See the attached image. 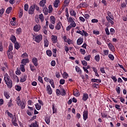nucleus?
<instances>
[{"label": "nucleus", "instance_id": "obj_1", "mask_svg": "<svg viewBox=\"0 0 127 127\" xmlns=\"http://www.w3.org/2000/svg\"><path fill=\"white\" fill-rule=\"evenodd\" d=\"M4 80L7 88L11 89V88H12V81L10 79V76H9L7 73L4 74Z\"/></svg>", "mask_w": 127, "mask_h": 127}, {"label": "nucleus", "instance_id": "obj_2", "mask_svg": "<svg viewBox=\"0 0 127 127\" xmlns=\"http://www.w3.org/2000/svg\"><path fill=\"white\" fill-rule=\"evenodd\" d=\"M17 105L20 107L21 110H24L25 106H26V102L25 101L20 100V97L18 96L15 100Z\"/></svg>", "mask_w": 127, "mask_h": 127}, {"label": "nucleus", "instance_id": "obj_3", "mask_svg": "<svg viewBox=\"0 0 127 127\" xmlns=\"http://www.w3.org/2000/svg\"><path fill=\"white\" fill-rule=\"evenodd\" d=\"M42 38H43L42 35H38L35 37V41L37 42V43H40V42L42 40Z\"/></svg>", "mask_w": 127, "mask_h": 127}, {"label": "nucleus", "instance_id": "obj_4", "mask_svg": "<svg viewBox=\"0 0 127 127\" xmlns=\"http://www.w3.org/2000/svg\"><path fill=\"white\" fill-rule=\"evenodd\" d=\"M41 29V26L39 24H36L34 26L33 30L35 31V32H38L39 30Z\"/></svg>", "mask_w": 127, "mask_h": 127}, {"label": "nucleus", "instance_id": "obj_5", "mask_svg": "<svg viewBox=\"0 0 127 127\" xmlns=\"http://www.w3.org/2000/svg\"><path fill=\"white\" fill-rule=\"evenodd\" d=\"M28 109L30 110V111H27V114L28 116H32V115H33V112L32 111L34 110V108L33 107H30V106H28Z\"/></svg>", "mask_w": 127, "mask_h": 127}, {"label": "nucleus", "instance_id": "obj_6", "mask_svg": "<svg viewBox=\"0 0 127 127\" xmlns=\"http://www.w3.org/2000/svg\"><path fill=\"white\" fill-rule=\"evenodd\" d=\"M34 10H35L34 5H32L29 8V10H28L29 14H33V13H34Z\"/></svg>", "mask_w": 127, "mask_h": 127}, {"label": "nucleus", "instance_id": "obj_7", "mask_svg": "<svg viewBox=\"0 0 127 127\" xmlns=\"http://www.w3.org/2000/svg\"><path fill=\"white\" fill-rule=\"evenodd\" d=\"M32 62L35 67H37V66H38V60L37 58L34 57L32 60Z\"/></svg>", "mask_w": 127, "mask_h": 127}, {"label": "nucleus", "instance_id": "obj_8", "mask_svg": "<svg viewBox=\"0 0 127 127\" xmlns=\"http://www.w3.org/2000/svg\"><path fill=\"white\" fill-rule=\"evenodd\" d=\"M51 40L53 43L55 44L58 41L57 36L53 35L51 36Z\"/></svg>", "mask_w": 127, "mask_h": 127}, {"label": "nucleus", "instance_id": "obj_9", "mask_svg": "<svg viewBox=\"0 0 127 127\" xmlns=\"http://www.w3.org/2000/svg\"><path fill=\"white\" fill-rule=\"evenodd\" d=\"M83 119L84 121H87V119H88V112L86 110L83 112Z\"/></svg>", "mask_w": 127, "mask_h": 127}, {"label": "nucleus", "instance_id": "obj_10", "mask_svg": "<svg viewBox=\"0 0 127 127\" xmlns=\"http://www.w3.org/2000/svg\"><path fill=\"white\" fill-rule=\"evenodd\" d=\"M88 99H89V95H88L87 93H83L82 99V101L86 102Z\"/></svg>", "mask_w": 127, "mask_h": 127}, {"label": "nucleus", "instance_id": "obj_11", "mask_svg": "<svg viewBox=\"0 0 127 127\" xmlns=\"http://www.w3.org/2000/svg\"><path fill=\"white\" fill-rule=\"evenodd\" d=\"M43 11L45 15H47V14H48V12H49L47 6H45L44 7H43Z\"/></svg>", "mask_w": 127, "mask_h": 127}, {"label": "nucleus", "instance_id": "obj_12", "mask_svg": "<svg viewBox=\"0 0 127 127\" xmlns=\"http://www.w3.org/2000/svg\"><path fill=\"white\" fill-rule=\"evenodd\" d=\"M108 47L110 50H111V51H112V52H115V51H116V50H115V47L114 46V45H113V44H112V43H109Z\"/></svg>", "mask_w": 127, "mask_h": 127}, {"label": "nucleus", "instance_id": "obj_13", "mask_svg": "<svg viewBox=\"0 0 127 127\" xmlns=\"http://www.w3.org/2000/svg\"><path fill=\"white\" fill-rule=\"evenodd\" d=\"M27 63H29V60L28 58L23 59L22 60L21 64H23L24 65H26Z\"/></svg>", "mask_w": 127, "mask_h": 127}, {"label": "nucleus", "instance_id": "obj_14", "mask_svg": "<svg viewBox=\"0 0 127 127\" xmlns=\"http://www.w3.org/2000/svg\"><path fill=\"white\" fill-rule=\"evenodd\" d=\"M47 91L49 95H52V89L50 85L47 86Z\"/></svg>", "mask_w": 127, "mask_h": 127}, {"label": "nucleus", "instance_id": "obj_15", "mask_svg": "<svg viewBox=\"0 0 127 127\" xmlns=\"http://www.w3.org/2000/svg\"><path fill=\"white\" fill-rule=\"evenodd\" d=\"M61 26H62V23H61V22H59L57 25L55 27V28L57 29V30H60L61 29Z\"/></svg>", "mask_w": 127, "mask_h": 127}, {"label": "nucleus", "instance_id": "obj_16", "mask_svg": "<svg viewBox=\"0 0 127 127\" xmlns=\"http://www.w3.org/2000/svg\"><path fill=\"white\" fill-rule=\"evenodd\" d=\"M44 47H48L49 45V41L48 39L45 38L44 39Z\"/></svg>", "mask_w": 127, "mask_h": 127}, {"label": "nucleus", "instance_id": "obj_17", "mask_svg": "<svg viewBox=\"0 0 127 127\" xmlns=\"http://www.w3.org/2000/svg\"><path fill=\"white\" fill-rule=\"evenodd\" d=\"M45 3H46V0H42L40 2V6H41L42 7L46 6V5H45Z\"/></svg>", "mask_w": 127, "mask_h": 127}, {"label": "nucleus", "instance_id": "obj_18", "mask_svg": "<svg viewBox=\"0 0 127 127\" xmlns=\"http://www.w3.org/2000/svg\"><path fill=\"white\" fill-rule=\"evenodd\" d=\"M75 71L78 73L79 75H82V70L81 68L78 66H75Z\"/></svg>", "mask_w": 127, "mask_h": 127}, {"label": "nucleus", "instance_id": "obj_19", "mask_svg": "<svg viewBox=\"0 0 127 127\" xmlns=\"http://www.w3.org/2000/svg\"><path fill=\"white\" fill-rule=\"evenodd\" d=\"M79 7H88V4L86 3V2H82L78 5Z\"/></svg>", "mask_w": 127, "mask_h": 127}, {"label": "nucleus", "instance_id": "obj_20", "mask_svg": "<svg viewBox=\"0 0 127 127\" xmlns=\"http://www.w3.org/2000/svg\"><path fill=\"white\" fill-rule=\"evenodd\" d=\"M50 22L53 24H55V21H56V19H55V17L54 16H51L50 18Z\"/></svg>", "mask_w": 127, "mask_h": 127}, {"label": "nucleus", "instance_id": "obj_21", "mask_svg": "<svg viewBox=\"0 0 127 127\" xmlns=\"http://www.w3.org/2000/svg\"><path fill=\"white\" fill-rule=\"evenodd\" d=\"M91 82L93 83H98L99 84V83H102V80H101V79L92 78L91 79Z\"/></svg>", "mask_w": 127, "mask_h": 127}, {"label": "nucleus", "instance_id": "obj_22", "mask_svg": "<svg viewBox=\"0 0 127 127\" xmlns=\"http://www.w3.org/2000/svg\"><path fill=\"white\" fill-rule=\"evenodd\" d=\"M83 38L79 37L77 40V45H81L83 43Z\"/></svg>", "mask_w": 127, "mask_h": 127}, {"label": "nucleus", "instance_id": "obj_23", "mask_svg": "<svg viewBox=\"0 0 127 127\" xmlns=\"http://www.w3.org/2000/svg\"><path fill=\"white\" fill-rule=\"evenodd\" d=\"M11 41L13 43H15L16 42V37H15L13 35H11V37L10 38Z\"/></svg>", "mask_w": 127, "mask_h": 127}, {"label": "nucleus", "instance_id": "obj_24", "mask_svg": "<svg viewBox=\"0 0 127 127\" xmlns=\"http://www.w3.org/2000/svg\"><path fill=\"white\" fill-rule=\"evenodd\" d=\"M8 58L9 59H11L13 58V53L12 52H7Z\"/></svg>", "mask_w": 127, "mask_h": 127}, {"label": "nucleus", "instance_id": "obj_25", "mask_svg": "<svg viewBox=\"0 0 127 127\" xmlns=\"http://www.w3.org/2000/svg\"><path fill=\"white\" fill-rule=\"evenodd\" d=\"M12 50H13V47L12 46V43H10L8 46V50L7 52H12Z\"/></svg>", "mask_w": 127, "mask_h": 127}, {"label": "nucleus", "instance_id": "obj_26", "mask_svg": "<svg viewBox=\"0 0 127 127\" xmlns=\"http://www.w3.org/2000/svg\"><path fill=\"white\" fill-rule=\"evenodd\" d=\"M27 78V76L26 75H23L20 80V82L22 83H23V82H25L26 81V79Z\"/></svg>", "mask_w": 127, "mask_h": 127}, {"label": "nucleus", "instance_id": "obj_27", "mask_svg": "<svg viewBox=\"0 0 127 127\" xmlns=\"http://www.w3.org/2000/svg\"><path fill=\"white\" fill-rule=\"evenodd\" d=\"M59 2H60V0H55V2H54V6L57 8L58 7V4H59Z\"/></svg>", "mask_w": 127, "mask_h": 127}, {"label": "nucleus", "instance_id": "obj_28", "mask_svg": "<svg viewBox=\"0 0 127 127\" xmlns=\"http://www.w3.org/2000/svg\"><path fill=\"white\" fill-rule=\"evenodd\" d=\"M13 81L16 82L17 83H18L19 82V79H18V77L16 75H13Z\"/></svg>", "mask_w": 127, "mask_h": 127}, {"label": "nucleus", "instance_id": "obj_29", "mask_svg": "<svg viewBox=\"0 0 127 127\" xmlns=\"http://www.w3.org/2000/svg\"><path fill=\"white\" fill-rule=\"evenodd\" d=\"M14 47L15 49L17 50H18L19 48H20V45H19V43H18L17 42H16V43H14Z\"/></svg>", "mask_w": 127, "mask_h": 127}, {"label": "nucleus", "instance_id": "obj_30", "mask_svg": "<svg viewBox=\"0 0 127 127\" xmlns=\"http://www.w3.org/2000/svg\"><path fill=\"white\" fill-rule=\"evenodd\" d=\"M73 94L74 96L75 97H79L80 96V94L79 93V91H78V90L76 89L75 90L73 91Z\"/></svg>", "mask_w": 127, "mask_h": 127}, {"label": "nucleus", "instance_id": "obj_31", "mask_svg": "<svg viewBox=\"0 0 127 127\" xmlns=\"http://www.w3.org/2000/svg\"><path fill=\"white\" fill-rule=\"evenodd\" d=\"M30 66V69L31 70V71H32V72H34V71H35L36 70V68H35V66H34V65H33V64H29Z\"/></svg>", "mask_w": 127, "mask_h": 127}, {"label": "nucleus", "instance_id": "obj_32", "mask_svg": "<svg viewBox=\"0 0 127 127\" xmlns=\"http://www.w3.org/2000/svg\"><path fill=\"white\" fill-rule=\"evenodd\" d=\"M52 109L53 114H56V113H57V108H55V104H53Z\"/></svg>", "mask_w": 127, "mask_h": 127}, {"label": "nucleus", "instance_id": "obj_33", "mask_svg": "<svg viewBox=\"0 0 127 127\" xmlns=\"http://www.w3.org/2000/svg\"><path fill=\"white\" fill-rule=\"evenodd\" d=\"M47 55L49 57H51L52 56V51L50 50H48L46 51Z\"/></svg>", "mask_w": 127, "mask_h": 127}, {"label": "nucleus", "instance_id": "obj_34", "mask_svg": "<svg viewBox=\"0 0 127 127\" xmlns=\"http://www.w3.org/2000/svg\"><path fill=\"white\" fill-rule=\"evenodd\" d=\"M30 127H38V125H37V122L35 121V123H32L30 125Z\"/></svg>", "mask_w": 127, "mask_h": 127}, {"label": "nucleus", "instance_id": "obj_35", "mask_svg": "<svg viewBox=\"0 0 127 127\" xmlns=\"http://www.w3.org/2000/svg\"><path fill=\"white\" fill-rule=\"evenodd\" d=\"M49 13H52V11H53V7H52V5L50 4L48 7Z\"/></svg>", "mask_w": 127, "mask_h": 127}, {"label": "nucleus", "instance_id": "obj_36", "mask_svg": "<svg viewBox=\"0 0 127 127\" xmlns=\"http://www.w3.org/2000/svg\"><path fill=\"white\" fill-rule=\"evenodd\" d=\"M41 21L43 22L44 21V16H43V14L41 13L39 15V17H38Z\"/></svg>", "mask_w": 127, "mask_h": 127}, {"label": "nucleus", "instance_id": "obj_37", "mask_svg": "<svg viewBox=\"0 0 127 127\" xmlns=\"http://www.w3.org/2000/svg\"><path fill=\"white\" fill-rule=\"evenodd\" d=\"M4 96L5 97L6 99H9L10 96H9V93L8 92H4Z\"/></svg>", "mask_w": 127, "mask_h": 127}, {"label": "nucleus", "instance_id": "obj_38", "mask_svg": "<svg viewBox=\"0 0 127 127\" xmlns=\"http://www.w3.org/2000/svg\"><path fill=\"white\" fill-rule=\"evenodd\" d=\"M20 69L22 72H25V68L24 67V64H20Z\"/></svg>", "mask_w": 127, "mask_h": 127}, {"label": "nucleus", "instance_id": "obj_39", "mask_svg": "<svg viewBox=\"0 0 127 127\" xmlns=\"http://www.w3.org/2000/svg\"><path fill=\"white\" fill-rule=\"evenodd\" d=\"M61 96H66V91H65V89H61Z\"/></svg>", "mask_w": 127, "mask_h": 127}, {"label": "nucleus", "instance_id": "obj_40", "mask_svg": "<svg viewBox=\"0 0 127 127\" xmlns=\"http://www.w3.org/2000/svg\"><path fill=\"white\" fill-rule=\"evenodd\" d=\"M15 89L16 91H18V92H20V91H21V86L19 85H15Z\"/></svg>", "mask_w": 127, "mask_h": 127}, {"label": "nucleus", "instance_id": "obj_41", "mask_svg": "<svg viewBox=\"0 0 127 127\" xmlns=\"http://www.w3.org/2000/svg\"><path fill=\"white\" fill-rule=\"evenodd\" d=\"M35 106L36 107V110H37L38 111H39V110L41 109V105H39V104L38 103H36V104H35Z\"/></svg>", "mask_w": 127, "mask_h": 127}, {"label": "nucleus", "instance_id": "obj_42", "mask_svg": "<svg viewBox=\"0 0 127 127\" xmlns=\"http://www.w3.org/2000/svg\"><path fill=\"white\" fill-rule=\"evenodd\" d=\"M12 9V7H9L7 8L6 10V13H7V14H9L10 13V11H11V10Z\"/></svg>", "mask_w": 127, "mask_h": 127}, {"label": "nucleus", "instance_id": "obj_43", "mask_svg": "<svg viewBox=\"0 0 127 127\" xmlns=\"http://www.w3.org/2000/svg\"><path fill=\"white\" fill-rule=\"evenodd\" d=\"M94 59L96 62H99L100 61V55H97L96 56H95Z\"/></svg>", "mask_w": 127, "mask_h": 127}, {"label": "nucleus", "instance_id": "obj_44", "mask_svg": "<svg viewBox=\"0 0 127 127\" xmlns=\"http://www.w3.org/2000/svg\"><path fill=\"white\" fill-rule=\"evenodd\" d=\"M45 121L47 125H49L50 124V117H46Z\"/></svg>", "mask_w": 127, "mask_h": 127}, {"label": "nucleus", "instance_id": "obj_45", "mask_svg": "<svg viewBox=\"0 0 127 127\" xmlns=\"http://www.w3.org/2000/svg\"><path fill=\"white\" fill-rule=\"evenodd\" d=\"M70 14L72 16H76V13L74 10H71L70 11Z\"/></svg>", "mask_w": 127, "mask_h": 127}, {"label": "nucleus", "instance_id": "obj_46", "mask_svg": "<svg viewBox=\"0 0 127 127\" xmlns=\"http://www.w3.org/2000/svg\"><path fill=\"white\" fill-rule=\"evenodd\" d=\"M21 32H22L21 28H18V29H16V33L18 35H19V34H20V33H21Z\"/></svg>", "mask_w": 127, "mask_h": 127}, {"label": "nucleus", "instance_id": "obj_47", "mask_svg": "<svg viewBox=\"0 0 127 127\" xmlns=\"http://www.w3.org/2000/svg\"><path fill=\"white\" fill-rule=\"evenodd\" d=\"M7 106L9 108H11V106H12V100L10 99L7 104Z\"/></svg>", "mask_w": 127, "mask_h": 127}, {"label": "nucleus", "instance_id": "obj_48", "mask_svg": "<svg viewBox=\"0 0 127 127\" xmlns=\"http://www.w3.org/2000/svg\"><path fill=\"white\" fill-rule=\"evenodd\" d=\"M108 57L110 59H111L112 61H114V60H115V57H114V55L109 54L108 55Z\"/></svg>", "mask_w": 127, "mask_h": 127}, {"label": "nucleus", "instance_id": "obj_49", "mask_svg": "<svg viewBox=\"0 0 127 127\" xmlns=\"http://www.w3.org/2000/svg\"><path fill=\"white\" fill-rule=\"evenodd\" d=\"M21 57H22V58H28V55L27 53H24L21 55Z\"/></svg>", "mask_w": 127, "mask_h": 127}, {"label": "nucleus", "instance_id": "obj_50", "mask_svg": "<svg viewBox=\"0 0 127 127\" xmlns=\"http://www.w3.org/2000/svg\"><path fill=\"white\" fill-rule=\"evenodd\" d=\"M116 92L118 94H121V87L118 86L116 87Z\"/></svg>", "mask_w": 127, "mask_h": 127}, {"label": "nucleus", "instance_id": "obj_51", "mask_svg": "<svg viewBox=\"0 0 127 127\" xmlns=\"http://www.w3.org/2000/svg\"><path fill=\"white\" fill-rule=\"evenodd\" d=\"M38 80L40 83L43 84V79H42V77L39 76Z\"/></svg>", "mask_w": 127, "mask_h": 127}, {"label": "nucleus", "instance_id": "obj_52", "mask_svg": "<svg viewBox=\"0 0 127 127\" xmlns=\"http://www.w3.org/2000/svg\"><path fill=\"white\" fill-rule=\"evenodd\" d=\"M71 27H76V23L75 21L71 22L69 25Z\"/></svg>", "mask_w": 127, "mask_h": 127}, {"label": "nucleus", "instance_id": "obj_53", "mask_svg": "<svg viewBox=\"0 0 127 127\" xmlns=\"http://www.w3.org/2000/svg\"><path fill=\"white\" fill-rule=\"evenodd\" d=\"M103 53L106 56L109 55V50H105L103 51Z\"/></svg>", "mask_w": 127, "mask_h": 127}, {"label": "nucleus", "instance_id": "obj_54", "mask_svg": "<svg viewBox=\"0 0 127 127\" xmlns=\"http://www.w3.org/2000/svg\"><path fill=\"white\" fill-rule=\"evenodd\" d=\"M56 94H57V96H59L60 95H61V90L59 89H57Z\"/></svg>", "mask_w": 127, "mask_h": 127}, {"label": "nucleus", "instance_id": "obj_55", "mask_svg": "<svg viewBox=\"0 0 127 127\" xmlns=\"http://www.w3.org/2000/svg\"><path fill=\"white\" fill-rule=\"evenodd\" d=\"M90 55H88L87 56L84 57V60H86V61H90Z\"/></svg>", "mask_w": 127, "mask_h": 127}, {"label": "nucleus", "instance_id": "obj_56", "mask_svg": "<svg viewBox=\"0 0 127 127\" xmlns=\"http://www.w3.org/2000/svg\"><path fill=\"white\" fill-rule=\"evenodd\" d=\"M68 76H69V74H68V73H67V72H64V74H63L64 78L67 79V78H68Z\"/></svg>", "mask_w": 127, "mask_h": 127}, {"label": "nucleus", "instance_id": "obj_57", "mask_svg": "<svg viewBox=\"0 0 127 127\" xmlns=\"http://www.w3.org/2000/svg\"><path fill=\"white\" fill-rule=\"evenodd\" d=\"M65 80L63 79H61L60 80V84H61V85H64V84H65Z\"/></svg>", "mask_w": 127, "mask_h": 127}, {"label": "nucleus", "instance_id": "obj_58", "mask_svg": "<svg viewBox=\"0 0 127 127\" xmlns=\"http://www.w3.org/2000/svg\"><path fill=\"white\" fill-rule=\"evenodd\" d=\"M100 71L102 74H106V71H105V68L104 67H100Z\"/></svg>", "mask_w": 127, "mask_h": 127}, {"label": "nucleus", "instance_id": "obj_59", "mask_svg": "<svg viewBox=\"0 0 127 127\" xmlns=\"http://www.w3.org/2000/svg\"><path fill=\"white\" fill-rule=\"evenodd\" d=\"M111 79H112V80H113V81L115 83H116L118 81L117 77H116V76H112L111 77Z\"/></svg>", "mask_w": 127, "mask_h": 127}, {"label": "nucleus", "instance_id": "obj_60", "mask_svg": "<svg viewBox=\"0 0 127 127\" xmlns=\"http://www.w3.org/2000/svg\"><path fill=\"white\" fill-rule=\"evenodd\" d=\"M80 52L83 55H85V54L86 53V51L83 49H80Z\"/></svg>", "mask_w": 127, "mask_h": 127}, {"label": "nucleus", "instance_id": "obj_61", "mask_svg": "<svg viewBox=\"0 0 127 127\" xmlns=\"http://www.w3.org/2000/svg\"><path fill=\"white\" fill-rule=\"evenodd\" d=\"M12 124L13 125V126H14L15 127H18V124H17L16 123V120H13V121H12Z\"/></svg>", "mask_w": 127, "mask_h": 127}, {"label": "nucleus", "instance_id": "obj_62", "mask_svg": "<svg viewBox=\"0 0 127 127\" xmlns=\"http://www.w3.org/2000/svg\"><path fill=\"white\" fill-rule=\"evenodd\" d=\"M105 32L107 35H110V31H109V28H108V27L105 28Z\"/></svg>", "mask_w": 127, "mask_h": 127}, {"label": "nucleus", "instance_id": "obj_63", "mask_svg": "<svg viewBox=\"0 0 127 127\" xmlns=\"http://www.w3.org/2000/svg\"><path fill=\"white\" fill-rule=\"evenodd\" d=\"M28 7H29L28 4H25L24 5V10H25L26 11H27V10H28Z\"/></svg>", "mask_w": 127, "mask_h": 127}, {"label": "nucleus", "instance_id": "obj_64", "mask_svg": "<svg viewBox=\"0 0 127 127\" xmlns=\"http://www.w3.org/2000/svg\"><path fill=\"white\" fill-rule=\"evenodd\" d=\"M69 2H70V0H64V3L65 5H68Z\"/></svg>", "mask_w": 127, "mask_h": 127}]
</instances>
